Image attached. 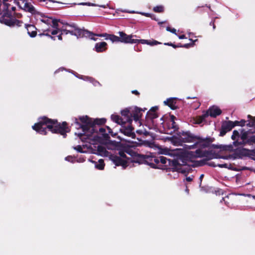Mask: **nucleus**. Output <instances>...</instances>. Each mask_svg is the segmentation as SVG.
I'll use <instances>...</instances> for the list:
<instances>
[{"label":"nucleus","instance_id":"obj_1","mask_svg":"<svg viewBox=\"0 0 255 255\" xmlns=\"http://www.w3.org/2000/svg\"><path fill=\"white\" fill-rule=\"evenodd\" d=\"M174 157L173 159H167L163 156H150L146 158V156L136 153L135 155L130 158V161L132 162L142 163L146 158V162L153 168H159L171 171H177L182 173H186L187 168H183L184 166L187 165L188 156L185 153L174 152Z\"/></svg>","mask_w":255,"mask_h":255},{"label":"nucleus","instance_id":"obj_2","mask_svg":"<svg viewBox=\"0 0 255 255\" xmlns=\"http://www.w3.org/2000/svg\"><path fill=\"white\" fill-rule=\"evenodd\" d=\"M32 129L43 135H46L47 129H48L53 133L61 134L64 138L71 130L66 122L60 123L57 120L51 119L45 116L39 118L38 122L32 126Z\"/></svg>","mask_w":255,"mask_h":255},{"label":"nucleus","instance_id":"obj_3","mask_svg":"<svg viewBox=\"0 0 255 255\" xmlns=\"http://www.w3.org/2000/svg\"><path fill=\"white\" fill-rule=\"evenodd\" d=\"M79 120L82 124H81L77 119H75V123L79 126L84 132L78 134L79 137L83 142H86V140L89 139L93 133H98V128L104 125L106 122V119L105 118L93 120L88 116L80 117Z\"/></svg>","mask_w":255,"mask_h":255},{"label":"nucleus","instance_id":"obj_4","mask_svg":"<svg viewBox=\"0 0 255 255\" xmlns=\"http://www.w3.org/2000/svg\"><path fill=\"white\" fill-rule=\"evenodd\" d=\"M145 110H146L145 108L142 109L136 106L128 107L121 111L122 117L112 115L111 119L113 122L121 125L125 121H130L129 116L132 115L134 121L137 122L140 120L142 116V112Z\"/></svg>","mask_w":255,"mask_h":255},{"label":"nucleus","instance_id":"obj_5","mask_svg":"<svg viewBox=\"0 0 255 255\" xmlns=\"http://www.w3.org/2000/svg\"><path fill=\"white\" fill-rule=\"evenodd\" d=\"M231 138L234 140L233 145L235 146L253 145L255 144V135L251 134L249 131L244 129L241 130V134L237 130L233 132Z\"/></svg>","mask_w":255,"mask_h":255},{"label":"nucleus","instance_id":"obj_6","mask_svg":"<svg viewBox=\"0 0 255 255\" xmlns=\"http://www.w3.org/2000/svg\"><path fill=\"white\" fill-rule=\"evenodd\" d=\"M65 26L66 28H62V32L66 35L69 33L71 35L76 36L78 38L82 37L88 38V37L93 35V32L85 29L80 28L74 23L72 24L66 23Z\"/></svg>","mask_w":255,"mask_h":255},{"label":"nucleus","instance_id":"obj_7","mask_svg":"<svg viewBox=\"0 0 255 255\" xmlns=\"http://www.w3.org/2000/svg\"><path fill=\"white\" fill-rule=\"evenodd\" d=\"M3 13L0 17V22L9 26H14L16 25L19 27L21 25L22 21L16 19L12 16V11L9 10L7 4H4L3 9Z\"/></svg>","mask_w":255,"mask_h":255},{"label":"nucleus","instance_id":"obj_8","mask_svg":"<svg viewBox=\"0 0 255 255\" xmlns=\"http://www.w3.org/2000/svg\"><path fill=\"white\" fill-rule=\"evenodd\" d=\"M198 135L192 133L190 131H182L179 132L177 137L173 138V142L179 145H182L184 142H193L195 143Z\"/></svg>","mask_w":255,"mask_h":255},{"label":"nucleus","instance_id":"obj_9","mask_svg":"<svg viewBox=\"0 0 255 255\" xmlns=\"http://www.w3.org/2000/svg\"><path fill=\"white\" fill-rule=\"evenodd\" d=\"M129 117L130 118V121H125L121 125L120 131L121 133L127 136L130 137L132 138H135L136 135L134 131V128L132 125V121L134 120L132 115Z\"/></svg>","mask_w":255,"mask_h":255},{"label":"nucleus","instance_id":"obj_10","mask_svg":"<svg viewBox=\"0 0 255 255\" xmlns=\"http://www.w3.org/2000/svg\"><path fill=\"white\" fill-rule=\"evenodd\" d=\"M214 140V137L208 136L206 138H203L199 136H197V140L195 142V143L188 146V149H194L197 147L202 148H207L209 147Z\"/></svg>","mask_w":255,"mask_h":255},{"label":"nucleus","instance_id":"obj_11","mask_svg":"<svg viewBox=\"0 0 255 255\" xmlns=\"http://www.w3.org/2000/svg\"><path fill=\"white\" fill-rule=\"evenodd\" d=\"M119 34L120 36H117L115 35V36H113V39L114 40V42H122L124 43H130L133 44L136 42L134 41V39L133 37H136L137 36L136 35H128L125 32L123 31H119Z\"/></svg>","mask_w":255,"mask_h":255},{"label":"nucleus","instance_id":"obj_12","mask_svg":"<svg viewBox=\"0 0 255 255\" xmlns=\"http://www.w3.org/2000/svg\"><path fill=\"white\" fill-rule=\"evenodd\" d=\"M196 156L198 157H205L208 161L214 158H218V154L212 150L203 151L201 149H197L195 151Z\"/></svg>","mask_w":255,"mask_h":255},{"label":"nucleus","instance_id":"obj_13","mask_svg":"<svg viewBox=\"0 0 255 255\" xmlns=\"http://www.w3.org/2000/svg\"><path fill=\"white\" fill-rule=\"evenodd\" d=\"M109 157L116 166H121L124 169H125L128 165L127 159H123L121 157H119L118 155L110 153L109 155Z\"/></svg>","mask_w":255,"mask_h":255},{"label":"nucleus","instance_id":"obj_14","mask_svg":"<svg viewBox=\"0 0 255 255\" xmlns=\"http://www.w3.org/2000/svg\"><path fill=\"white\" fill-rule=\"evenodd\" d=\"M233 129L229 121H223L220 129L219 136H224L226 134Z\"/></svg>","mask_w":255,"mask_h":255},{"label":"nucleus","instance_id":"obj_15","mask_svg":"<svg viewBox=\"0 0 255 255\" xmlns=\"http://www.w3.org/2000/svg\"><path fill=\"white\" fill-rule=\"evenodd\" d=\"M177 99L176 98H170L164 102L165 105L168 106L172 110H176L178 108L177 104Z\"/></svg>","mask_w":255,"mask_h":255},{"label":"nucleus","instance_id":"obj_16","mask_svg":"<svg viewBox=\"0 0 255 255\" xmlns=\"http://www.w3.org/2000/svg\"><path fill=\"white\" fill-rule=\"evenodd\" d=\"M210 116L212 118H216L222 114V110L218 107L213 106L208 110Z\"/></svg>","mask_w":255,"mask_h":255},{"label":"nucleus","instance_id":"obj_17","mask_svg":"<svg viewBox=\"0 0 255 255\" xmlns=\"http://www.w3.org/2000/svg\"><path fill=\"white\" fill-rule=\"evenodd\" d=\"M249 149L243 148L242 149H237L234 151V155L235 158H242L244 157H248Z\"/></svg>","mask_w":255,"mask_h":255},{"label":"nucleus","instance_id":"obj_18","mask_svg":"<svg viewBox=\"0 0 255 255\" xmlns=\"http://www.w3.org/2000/svg\"><path fill=\"white\" fill-rule=\"evenodd\" d=\"M94 36H97L98 37H105V39H106V40L109 39L111 41H112L113 42H114V40L113 39V36H115V35H114V34H108L107 33H101V34H95V33H93V35H92L91 36L88 37L92 40L96 41V40H97V38H95L94 37Z\"/></svg>","mask_w":255,"mask_h":255},{"label":"nucleus","instance_id":"obj_19","mask_svg":"<svg viewBox=\"0 0 255 255\" xmlns=\"http://www.w3.org/2000/svg\"><path fill=\"white\" fill-rule=\"evenodd\" d=\"M108 49V44L106 42L97 43L95 46V50L97 52H103Z\"/></svg>","mask_w":255,"mask_h":255},{"label":"nucleus","instance_id":"obj_20","mask_svg":"<svg viewBox=\"0 0 255 255\" xmlns=\"http://www.w3.org/2000/svg\"><path fill=\"white\" fill-rule=\"evenodd\" d=\"M27 33L31 37H35L37 35V28L32 24H25Z\"/></svg>","mask_w":255,"mask_h":255},{"label":"nucleus","instance_id":"obj_21","mask_svg":"<svg viewBox=\"0 0 255 255\" xmlns=\"http://www.w3.org/2000/svg\"><path fill=\"white\" fill-rule=\"evenodd\" d=\"M134 41H136L135 42V43H140L141 44H147V45H149L150 46H153V45H156L161 44V42H158V41H156L155 40H152L151 41H150V40H145V39H134Z\"/></svg>","mask_w":255,"mask_h":255},{"label":"nucleus","instance_id":"obj_22","mask_svg":"<svg viewBox=\"0 0 255 255\" xmlns=\"http://www.w3.org/2000/svg\"><path fill=\"white\" fill-rule=\"evenodd\" d=\"M23 9L26 11L29 12L32 14H35L37 13L36 10L35 9V7L33 6L31 3L26 2L23 6Z\"/></svg>","mask_w":255,"mask_h":255},{"label":"nucleus","instance_id":"obj_23","mask_svg":"<svg viewBox=\"0 0 255 255\" xmlns=\"http://www.w3.org/2000/svg\"><path fill=\"white\" fill-rule=\"evenodd\" d=\"M40 15H41L42 18L40 19V20L47 25H51V20L52 19V17H48L45 16L43 13H40Z\"/></svg>","mask_w":255,"mask_h":255},{"label":"nucleus","instance_id":"obj_24","mask_svg":"<svg viewBox=\"0 0 255 255\" xmlns=\"http://www.w3.org/2000/svg\"><path fill=\"white\" fill-rule=\"evenodd\" d=\"M58 2L52 0H48V1L46 2V6L47 8L51 9H56L57 7L56 6V4Z\"/></svg>","mask_w":255,"mask_h":255},{"label":"nucleus","instance_id":"obj_25","mask_svg":"<svg viewBox=\"0 0 255 255\" xmlns=\"http://www.w3.org/2000/svg\"><path fill=\"white\" fill-rule=\"evenodd\" d=\"M99 132L102 133V135H103V138L106 140H109L110 138V137L108 133H106V129L105 128L101 127L98 128V132Z\"/></svg>","mask_w":255,"mask_h":255},{"label":"nucleus","instance_id":"obj_26","mask_svg":"<svg viewBox=\"0 0 255 255\" xmlns=\"http://www.w3.org/2000/svg\"><path fill=\"white\" fill-rule=\"evenodd\" d=\"M212 147L215 149H219L221 151H227L229 149V146L223 145L212 144Z\"/></svg>","mask_w":255,"mask_h":255},{"label":"nucleus","instance_id":"obj_27","mask_svg":"<svg viewBox=\"0 0 255 255\" xmlns=\"http://www.w3.org/2000/svg\"><path fill=\"white\" fill-rule=\"evenodd\" d=\"M248 118L250 119L249 123L247 124V126L249 127H255V117H253L250 115L248 116Z\"/></svg>","mask_w":255,"mask_h":255},{"label":"nucleus","instance_id":"obj_28","mask_svg":"<svg viewBox=\"0 0 255 255\" xmlns=\"http://www.w3.org/2000/svg\"><path fill=\"white\" fill-rule=\"evenodd\" d=\"M105 163L104 160L100 159L98 161V163L95 164V167L99 170H103L105 167Z\"/></svg>","mask_w":255,"mask_h":255},{"label":"nucleus","instance_id":"obj_29","mask_svg":"<svg viewBox=\"0 0 255 255\" xmlns=\"http://www.w3.org/2000/svg\"><path fill=\"white\" fill-rule=\"evenodd\" d=\"M146 117L147 119H149L151 120H153V119H155L157 118L158 116L157 113L153 112L151 113H148V111L147 112L146 114Z\"/></svg>","mask_w":255,"mask_h":255},{"label":"nucleus","instance_id":"obj_30","mask_svg":"<svg viewBox=\"0 0 255 255\" xmlns=\"http://www.w3.org/2000/svg\"><path fill=\"white\" fill-rule=\"evenodd\" d=\"M125 149L124 150H120L119 151V157H121L123 159H127L128 162L130 159V158H128L126 154Z\"/></svg>","mask_w":255,"mask_h":255},{"label":"nucleus","instance_id":"obj_31","mask_svg":"<svg viewBox=\"0 0 255 255\" xmlns=\"http://www.w3.org/2000/svg\"><path fill=\"white\" fill-rule=\"evenodd\" d=\"M50 31V30L49 29L44 30L42 33L39 34L38 35L39 36H47L51 38L52 39L55 40V36H52V35L49 34L48 33L46 32L47 31Z\"/></svg>","mask_w":255,"mask_h":255},{"label":"nucleus","instance_id":"obj_32","mask_svg":"<svg viewBox=\"0 0 255 255\" xmlns=\"http://www.w3.org/2000/svg\"><path fill=\"white\" fill-rule=\"evenodd\" d=\"M153 10L155 12L161 13L164 11V8L163 6L161 5H157L153 7Z\"/></svg>","mask_w":255,"mask_h":255},{"label":"nucleus","instance_id":"obj_33","mask_svg":"<svg viewBox=\"0 0 255 255\" xmlns=\"http://www.w3.org/2000/svg\"><path fill=\"white\" fill-rule=\"evenodd\" d=\"M60 21L59 19H57L55 18L52 19L51 20V26L52 27L54 28H58V22Z\"/></svg>","mask_w":255,"mask_h":255},{"label":"nucleus","instance_id":"obj_34","mask_svg":"<svg viewBox=\"0 0 255 255\" xmlns=\"http://www.w3.org/2000/svg\"><path fill=\"white\" fill-rule=\"evenodd\" d=\"M248 157L255 160V149L252 150L249 149Z\"/></svg>","mask_w":255,"mask_h":255},{"label":"nucleus","instance_id":"obj_35","mask_svg":"<svg viewBox=\"0 0 255 255\" xmlns=\"http://www.w3.org/2000/svg\"><path fill=\"white\" fill-rule=\"evenodd\" d=\"M125 151L127 153L130 155L131 156V158L133 156H134L136 153V152L134 151L133 150H132V149H131L130 148L125 149Z\"/></svg>","mask_w":255,"mask_h":255},{"label":"nucleus","instance_id":"obj_36","mask_svg":"<svg viewBox=\"0 0 255 255\" xmlns=\"http://www.w3.org/2000/svg\"><path fill=\"white\" fill-rule=\"evenodd\" d=\"M97 150L100 153H106L108 152L105 147L102 145H98L97 147Z\"/></svg>","mask_w":255,"mask_h":255},{"label":"nucleus","instance_id":"obj_37","mask_svg":"<svg viewBox=\"0 0 255 255\" xmlns=\"http://www.w3.org/2000/svg\"><path fill=\"white\" fill-rule=\"evenodd\" d=\"M190 40L192 41V43H187V44H183V48H189L191 46H192L194 45L193 43L195 41H197V39L195 40V41H193L192 39H190Z\"/></svg>","mask_w":255,"mask_h":255},{"label":"nucleus","instance_id":"obj_38","mask_svg":"<svg viewBox=\"0 0 255 255\" xmlns=\"http://www.w3.org/2000/svg\"><path fill=\"white\" fill-rule=\"evenodd\" d=\"M205 120L202 119L201 116H197L196 117V122L195 123L197 124H200L203 123Z\"/></svg>","mask_w":255,"mask_h":255},{"label":"nucleus","instance_id":"obj_39","mask_svg":"<svg viewBox=\"0 0 255 255\" xmlns=\"http://www.w3.org/2000/svg\"><path fill=\"white\" fill-rule=\"evenodd\" d=\"M201 116L202 118V119H203L205 121L206 119L209 116H210L208 111L207 110L206 111H204L203 112V114L201 115Z\"/></svg>","mask_w":255,"mask_h":255},{"label":"nucleus","instance_id":"obj_40","mask_svg":"<svg viewBox=\"0 0 255 255\" xmlns=\"http://www.w3.org/2000/svg\"><path fill=\"white\" fill-rule=\"evenodd\" d=\"M230 123V124L231 125V126L232 127V128H233L234 127H235L236 126H239V121H235L234 122L233 121H229Z\"/></svg>","mask_w":255,"mask_h":255},{"label":"nucleus","instance_id":"obj_41","mask_svg":"<svg viewBox=\"0 0 255 255\" xmlns=\"http://www.w3.org/2000/svg\"><path fill=\"white\" fill-rule=\"evenodd\" d=\"M74 149H75L76 150H77V151H78L79 152H80V153L84 152L82 146L80 145H77L76 147H75Z\"/></svg>","mask_w":255,"mask_h":255},{"label":"nucleus","instance_id":"obj_42","mask_svg":"<svg viewBox=\"0 0 255 255\" xmlns=\"http://www.w3.org/2000/svg\"><path fill=\"white\" fill-rule=\"evenodd\" d=\"M208 161V160L206 158H204L200 161V165H207Z\"/></svg>","mask_w":255,"mask_h":255},{"label":"nucleus","instance_id":"obj_43","mask_svg":"<svg viewBox=\"0 0 255 255\" xmlns=\"http://www.w3.org/2000/svg\"><path fill=\"white\" fill-rule=\"evenodd\" d=\"M55 29L51 32V35H55L59 33L60 31L61 28H55Z\"/></svg>","mask_w":255,"mask_h":255},{"label":"nucleus","instance_id":"obj_44","mask_svg":"<svg viewBox=\"0 0 255 255\" xmlns=\"http://www.w3.org/2000/svg\"><path fill=\"white\" fill-rule=\"evenodd\" d=\"M171 128L174 129V130H177L179 128L175 121L172 122Z\"/></svg>","mask_w":255,"mask_h":255},{"label":"nucleus","instance_id":"obj_45","mask_svg":"<svg viewBox=\"0 0 255 255\" xmlns=\"http://www.w3.org/2000/svg\"><path fill=\"white\" fill-rule=\"evenodd\" d=\"M166 30L168 31H170V32H171L172 33L176 34V30L175 28H171L170 27L167 26L166 27Z\"/></svg>","mask_w":255,"mask_h":255},{"label":"nucleus","instance_id":"obj_46","mask_svg":"<svg viewBox=\"0 0 255 255\" xmlns=\"http://www.w3.org/2000/svg\"><path fill=\"white\" fill-rule=\"evenodd\" d=\"M157 110H158V107H157V106L153 107L150 109V110L148 111V113H152L153 112L156 113V111Z\"/></svg>","mask_w":255,"mask_h":255},{"label":"nucleus","instance_id":"obj_47","mask_svg":"<svg viewBox=\"0 0 255 255\" xmlns=\"http://www.w3.org/2000/svg\"><path fill=\"white\" fill-rule=\"evenodd\" d=\"M79 4L82 5H88V6H95L96 4L91 3V2H82L80 3Z\"/></svg>","mask_w":255,"mask_h":255},{"label":"nucleus","instance_id":"obj_48","mask_svg":"<svg viewBox=\"0 0 255 255\" xmlns=\"http://www.w3.org/2000/svg\"><path fill=\"white\" fill-rule=\"evenodd\" d=\"M164 44L165 45H168V46H172L174 48H177V45H175L174 43H172L171 42L165 43H164Z\"/></svg>","mask_w":255,"mask_h":255},{"label":"nucleus","instance_id":"obj_49","mask_svg":"<svg viewBox=\"0 0 255 255\" xmlns=\"http://www.w3.org/2000/svg\"><path fill=\"white\" fill-rule=\"evenodd\" d=\"M107 128H108L109 130V132L111 134V135L113 137H115L117 135V133H114L112 129L109 127H107Z\"/></svg>","mask_w":255,"mask_h":255},{"label":"nucleus","instance_id":"obj_50","mask_svg":"<svg viewBox=\"0 0 255 255\" xmlns=\"http://www.w3.org/2000/svg\"><path fill=\"white\" fill-rule=\"evenodd\" d=\"M143 15L146 16V17H150L151 19H153V16H154V14H150V13H143L142 14Z\"/></svg>","mask_w":255,"mask_h":255},{"label":"nucleus","instance_id":"obj_51","mask_svg":"<svg viewBox=\"0 0 255 255\" xmlns=\"http://www.w3.org/2000/svg\"><path fill=\"white\" fill-rule=\"evenodd\" d=\"M246 122L247 121L245 120H241L240 121H239V126L244 127L245 125Z\"/></svg>","mask_w":255,"mask_h":255},{"label":"nucleus","instance_id":"obj_52","mask_svg":"<svg viewBox=\"0 0 255 255\" xmlns=\"http://www.w3.org/2000/svg\"><path fill=\"white\" fill-rule=\"evenodd\" d=\"M60 32V33L57 36V37H58V39L59 40H62V35H63V34H65V33H62V28H61Z\"/></svg>","mask_w":255,"mask_h":255},{"label":"nucleus","instance_id":"obj_53","mask_svg":"<svg viewBox=\"0 0 255 255\" xmlns=\"http://www.w3.org/2000/svg\"><path fill=\"white\" fill-rule=\"evenodd\" d=\"M207 165H208L209 166H211V167H215V166H216V165L215 164V163L213 162H212V161H210L209 162L208 161Z\"/></svg>","mask_w":255,"mask_h":255},{"label":"nucleus","instance_id":"obj_54","mask_svg":"<svg viewBox=\"0 0 255 255\" xmlns=\"http://www.w3.org/2000/svg\"><path fill=\"white\" fill-rule=\"evenodd\" d=\"M131 93H132L133 94H134V95H136V96H138L139 95V94H139V93L137 90H132V91H131Z\"/></svg>","mask_w":255,"mask_h":255},{"label":"nucleus","instance_id":"obj_55","mask_svg":"<svg viewBox=\"0 0 255 255\" xmlns=\"http://www.w3.org/2000/svg\"><path fill=\"white\" fill-rule=\"evenodd\" d=\"M210 25H212L213 29H215L216 28V26H215V24L214 23V20L211 21L210 23Z\"/></svg>","mask_w":255,"mask_h":255},{"label":"nucleus","instance_id":"obj_56","mask_svg":"<svg viewBox=\"0 0 255 255\" xmlns=\"http://www.w3.org/2000/svg\"><path fill=\"white\" fill-rule=\"evenodd\" d=\"M186 181H188V182H191V181H192L193 178H192V177H191L189 176V177H187L186 178Z\"/></svg>","mask_w":255,"mask_h":255},{"label":"nucleus","instance_id":"obj_57","mask_svg":"<svg viewBox=\"0 0 255 255\" xmlns=\"http://www.w3.org/2000/svg\"><path fill=\"white\" fill-rule=\"evenodd\" d=\"M178 38L180 39H182L186 38V36L185 35L183 34V35H179Z\"/></svg>","mask_w":255,"mask_h":255},{"label":"nucleus","instance_id":"obj_58","mask_svg":"<svg viewBox=\"0 0 255 255\" xmlns=\"http://www.w3.org/2000/svg\"><path fill=\"white\" fill-rule=\"evenodd\" d=\"M9 0H3V7H4V4H7V5H8V7H9V6H10V5L7 3H6V1H8Z\"/></svg>","mask_w":255,"mask_h":255},{"label":"nucleus","instance_id":"obj_59","mask_svg":"<svg viewBox=\"0 0 255 255\" xmlns=\"http://www.w3.org/2000/svg\"><path fill=\"white\" fill-rule=\"evenodd\" d=\"M15 9H16V8L14 6H11V7H9V10H10L11 11H15Z\"/></svg>","mask_w":255,"mask_h":255},{"label":"nucleus","instance_id":"obj_60","mask_svg":"<svg viewBox=\"0 0 255 255\" xmlns=\"http://www.w3.org/2000/svg\"><path fill=\"white\" fill-rule=\"evenodd\" d=\"M178 47H183V44H182L181 43H178L177 45V48H178Z\"/></svg>","mask_w":255,"mask_h":255},{"label":"nucleus","instance_id":"obj_61","mask_svg":"<svg viewBox=\"0 0 255 255\" xmlns=\"http://www.w3.org/2000/svg\"><path fill=\"white\" fill-rule=\"evenodd\" d=\"M176 118L174 116H171V122L172 121H174V119H175Z\"/></svg>","mask_w":255,"mask_h":255},{"label":"nucleus","instance_id":"obj_62","mask_svg":"<svg viewBox=\"0 0 255 255\" xmlns=\"http://www.w3.org/2000/svg\"><path fill=\"white\" fill-rule=\"evenodd\" d=\"M204 177V174H201L200 176V179L201 180V182L202 181V178H203Z\"/></svg>","mask_w":255,"mask_h":255},{"label":"nucleus","instance_id":"obj_63","mask_svg":"<svg viewBox=\"0 0 255 255\" xmlns=\"http://www.w3.org/2000/svg\"><path fill=\"white\" fill-rule=\"evenodd\" d=\"M87 78H88L91 82L94 81V79L91 77H87Z\"/></svg>","mask_w":255,"mask_h":255},{"label":"nucleus","instance_id":"obj_64","mask_svg":"<svg viewBox=\"0 0 255 255\" xmlns=\"http://www.w3.org/2000/svg\"><path fill=\"white\" fill-rule=\"evenodd\" d=\"M218 166H219L220 167H223L224 166V165H223V164H219Z\"/></svg>","mask_w":255,"mask_h":255}]
</instances>
